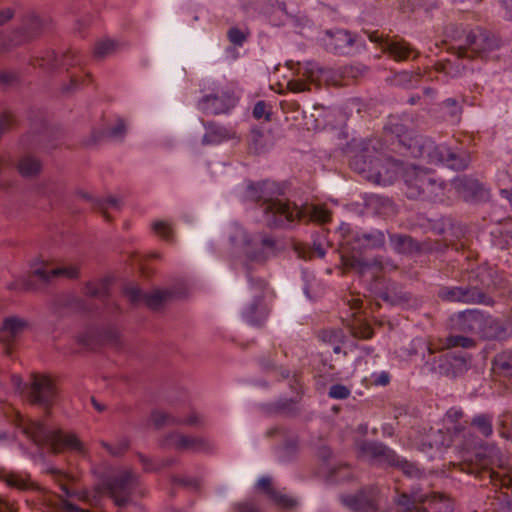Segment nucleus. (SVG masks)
Segmentation results:
<instances>
[{
	"label": "nucleus",
	"mask_w": 512,
	"mask_h": 512,
	"mask_svg": "<svg viewBox=\"0 0 512 512\" xmlns=\"http://www.w3.org/2000/svg\"><path fill=\"white\" fill-rule=\"evenodd\" d=\"M273 184L264 181L257 184H249L247 198L253 201H263L262 210L264 220L270 227H287L295 220L309 217L311 220L326 223L330 221V212L322 206L305 205L298 207L289 201L273 199Z\"/></svg>",
	"instance_id": "nucleus-1"
},
{
	"label": "nucleus",
	"mask_w": 512,
	"mask_h": 512,
	"mask_svg": "<svg viewBox=\"0 0 512 512\" xmlns=\"http://www.w3.org/2000/svg\"><path fill=\"white\" fill-rule=\"evenodd\" d=\"M453 467L501 490L507 501L505 512H512V462L499 448H486L475 459L453 463Z\"/></svg>",
	"instance_id": "nucleus-2"
},
{
	"label": "nucleus",
	"mask_w": 512,
	"mask_h": 512,
	"mask_svg": "<svg viewBox=\"0 0 512 512\" xmlns=\"http://www.w3.org/2000/svg\"><path fill=\"white\" fill-rule=\"evenodd\" d=\"M403 126L396 123L385 126V137L392 141V145L405 148L410 155L416 158L426 159L431 164H441L453 170L467 168L470 158L465 152H456L444 144H436L433 140L415 136L409 138L402 135Z\"/></svg>",
	"instance_id": "nucleus-3"
},
{
	"label": "nucleus",
	"mask_w": 512,
	"mask_h": 512,
	"mask_svg": "<svg viewBox=\"0 0 512 512\" xmlns=\"http://www.w3.org/2000/svg\"><path fill=\"white\" fill-rule=\"evenodd\" d=\"M351 167L359 173L367 174L368 180L377 184L389 185L402 177L405 164L394 160L384 152L380 139H370L361 153L355 155Z\"/></svg>",
	"instance_id": "nucleus-4"
},
{
	"label": "nucleus",
	"mask_w": 512,
	"mask_h": 512,
	"mask_svg": "<svg viewBox=\"0 0 512 512\" xmlns=\"http://www.w3.org/2000/svg\"><path fill=\"white\" fill-rule=\"evenodd\" d=\"M446 37L455 42L451 49L459 58L486 59L500 46L497 37L480 27L467 30L462 26L450 25L446 29Z\"/></svg>",
	"instance_id": "nucleus-5"
},
{
	"label": "nucleus",
	"mask_w": 512,
	"mask_h": 512,
	"mask_svg": "<svg viewBox=\"0 0 512 512\" xmlns=\"http://www.w3.org/2000/svg\"><path fill=\"white\" fill-rule=\"evenodd\" d=\"M229 240L233 246L243 250L246 276L248 282L254 285L258 277L252 275V265H262L275 255V241L263 234L251 236L237 224L230 227Z\"/></svg>",
	"instance_id": "nucleus-6"
},
{
	"label": "nucleus",
	"mask_w": 512,
	"mask_h": 512,
	"mask_svg": "<svg viewBox=\"0 0 512 512\" xmlns=\"http://www.w3.org/2000/svg\"><path fill=\"white\" fill-rule=\"evenodd\" d=\"M18 425L23 432L39 446L48 445L55 454L64 449L84 453V445L73 433L51 430L38 421L26 420L19 416Z\"/></svg>",
	"instance_id": "nucleus-7"
},
{
	"label": "nucleus",
	"mask_w": 512,
	"mask_h": 512,
	"mask_svg": "<svg viewBox=\"0 0 512 512\" xmlns=\"http://www.w3.org/2000/svg\"><path fill=\"white\" fill-rule=\"evenodd\" d=\"M351 72V67L333 69L321 67L315 62H306L299 64L297 77L287 82V88L294 93H300L310 91L311 84L343 85V78Z\"/></svg>",
	"instance_id": "nucleus-8"
},
{
	"label": "nucleus",
	"mask_w": 512,
	"mask_h": 512,
	"mask_svg": "<svg viewBox=\"0 0 512 512\" xmlns=\"http://www.w3.org/2000/svg\"><path fill=\"white\" fill-rule=\"evenodd\" d=\"M103 486L118 507L127 505L134 493L144 495L139 475L128 468H120L107 476Z\"/></svg>",
	"instance_id": "nucleus-9"
},
{
	"label": "nucleus",
	"mask_w": 512,
	"mask_h": 512,
	"mask_svg": "<svg viewBox=\"0 0 512 512\" xmlns=\"http://www.w3.org/2000/svg\"><path fill=\"white\" fill-rule=\"evenodd\" d=\"M360 452L363 457L378 465L397 467L409 477L420 478L422 476V471L415 463L399 457L394 450L383 443L364 442L360 446Z\"/></svg>",
	"instance_id": "nucleus-10"
},
{
	"label": "nucleus",
	"mask_w": 512,
	"mask_h": 512,
	"mask_svg": "<svg viewBox=\"0 0 512 512\" xmlns=\"http://www.w3.org/2000/svg\"><path fill=\"white\" fill-rule=\"evenodd\" d=\"M252 292V301L243 309V318L251 325L260 326L270 314L269 301L273 298V292L269 289L268 283L262 279L254 280V285L249 283Z\"/></svg>",
	"instance_id": "nucleus-11"
},
{
	"label": "nucleus",
	"mask_w": 512,
	"mask_h": 512,
	"mask_svg": "<svg viewBox=\"0 0 512 512\" xmlns=\"http://www.w3.org/2000/svg\"><path fill=\"white\" fill-rule=\"evenodd\" d=\"M83 63V55L75 48H68L61 54H57L54 50H46L31 59V65L38 66L46 72H54L60 68L69 72L70 68L82 67Z\"/></svg>",
	"instance_id": "nucleus-12"
},
{
	"label": "nucleus",
	"mask_w": 512,
	"mask_h": 512,
	"mask_svg": "<svg viewBox=\"0 0 512 512\" xmlns=\"http://www.w3.org/2000/svg\"><path fill=\"white\" fill-rule=\"evenodd\" d=\"M236 104V97L226 87L215 85L211 91L198 101V108L206 114L227 113Z\"/></svg>",
	"instance_id": "nucleus-13"
},
{
	"label": "nucleus",
	"mask_w": 512,
	"mask_h": 512,
	"mask_svg": "<svg viewBox=\"0 0 512 512\" xmlns=\"http://www.w3.org/2000/svg\"><path fill=\"white\" fill-rule=\"evenodd\" d=\"M453 436L449 428L434 429L430 428L425 433H419L413 440V445L421 452L433 457L435 452H440L442 448L451 445Z\"/></svg>",
	"instance_id": "nucleus-14"
},
{
	"label": "nucleus",
	"mask_w": 512,
	"mask_h": 512,
	"mask_svg": "<svg viewBox=\"0 0 512 512\" xmlns=\"http://www.w3.org/2000/svg\"><path fill=\"white\" fill-rule=\"evenodd\" d=\"M57 397L54 381L47 375L33 374L30 383L29 398L32 403L50 407Z\"/></svg>",
	"instance_id": "nucleus-15"
},
{
	"label": "nucleus",
	"mask_w": 512,
	"mask_h": 512,
	"mask_svg": "<svg viewBox=\"0 0 512 512\" xmlns=\"http://www.w3.org/2000/svg\"><path fill=\"white\" fill-rule=\"evenodd\" d=\"M123 292L132 304L145 303L151 309H159L173 297L170 290L156 289L149 294L143 293L136 284L126 285Z\"/></svg>",
	"instance_id": "nucleus-16"
},
{
	"label": "nucleus",
	"mask_w": 512,
	"mask_h": 512,
	"mask_svg": "<svg viewBox=\"0 0 512 512\" xmlns=\"http://www.w3.org/2000/svg\"><path fill=\"white\" fill-rule=\"evenodd\" d=\"M325 48L339 55H349L357 48V38L346 30H327L322 38Z\"/></svg>",
	"instance_id": "nucleus-17"
},
{
	"label": "nucleus",
	"mask_w": 512,
	"mask_h": 512,
	"mask_svg": "<svg viewBox=\"0 0 512 512\" xmlns=\"http://www.w3.org/2000/svg\"><path fill=\"white\" fill-rule=\"evenodd\" d=\"M341 263L346 271H354L360 276L370 275L371 278H376L385 269V264L379 257L366 260L354 254L343 253Z\"/></svg>",
	"instance_id": "nucleus-18"
},
{
	"label": "nucleus",
	"mask_w": 512,
	"mask_h": 512,
	"mask_svg": "<svg viewBox=\"0 0 512 512\" xmlns=\"http://www.w3.org/2000/svg\"><path fill=\"white\" fill-rule=\"evenodd\" d=\"M438 296L445 301L491 304V299L476 287H442Z\"/></svg>",
	"instance_id": "nucleus-19"
},
{
	"label": "nucleus",
	"mask_w": 512,
	"mask_h": 512,
	"mask_svg": "<svg viewBox=\"0 0 512 512\" xmlns=\"http://www.w3.org/2000/svg\"><path fill=\"white\" fill-rule=\"evenodd\" d=\"M343 505L354 512H374L378 507V490L367 487L353 495L341 497Z\"/></svg>",
	"instance_id": "nucleus-20"
},
{
	"label": "nucleus",
	"mask_w": 512,
	"mask_h": 512,
	"mask_svg": "<svg viewBox=\"0 0 512 512\" xmlns=\"http://www.w3.org/2000/svg\"><path fill=\"white\" fill-rule=\"evenodd\" d=\"M161 445L164 448L178 451L201 452L208 449V443L205 439L177 432L166 435Z\"/></svg>",
	"instance_id": "nucleus-21"
},
{
	"label": "nucleus",
	"mask_w": 512,
	"mask_h": 512,
	"mask_svg": "<svg viewBox=\"0 0 512 512\" xmlns=\"http://www.w3.org/2000/svg\"><path fill=\"white\" fill-rule=\"evenodd\" d=\"M433 175L430 171L413 164H406L402 178L408 187L409 197H420L422 189L426 186V181L430 180Z\"/></svg>",
	"instance_id": "nucleus-22"
},
{
	"label": "nucleus",
	"mask_w": 512,
	"mask_h": 512,
	"mask_svg": "<svg viewBox=\"0 0 512 512\" xmlns=\"http://www.w3.org/2000/svg\"><path fill=\"white\" fill-rule=\"evenodd\" d=\"M466 367V359L463 355H456L454 352H445L434 358L432 370L446 376H455L457 372Z\"/></svg>",
	"instance_id": "nucleus-23"
},
{
	"label": "nucleus",
	"mask_w": 512,
	"mask_h": 512,
	"mask_svg": "<svg viewBox=\"0 0 512 512\" xmlns=\"http://www.w3.org/2000/svg\"><path fill=\"white\" fill-rule=\"evenodd\" d=\"M448 192H454L463 198L465 201H472L483 196V186L477 180L467 176H460L455 178L449 184Z\"/></svg>",
	"instance_id": "nucleus-24"
},
{
	"label": "nucleus",
	"mask_w": 512,
	"mask_h": 512,
	"mask_svg": "<svg viewBox=\"0 0 512 512\" xmlns=\"http://www.w3.org/2000/svg\"><path fill=\"white\" fill-rule=\"evenodd\" d=\"M15 169L22 178L32 180L42 173L43 162L37 155L25 152L15 161Z\"/></svg>",
	"instance_id": "nucleus-25"
},
{
	"label": "nucleus",
	"mask_w": 512,
	"mask_h": 512,
	"mask_svg": "<svg viewBox=\"0 0 512 512\" xmlns=\"http://www.w3.org/2000/svg\"><path fill=\"white\" fill-rule=\"evenodd\" d=\"M257 488L264 492L271 501H273L277 506L281 508L288 509L297 505L295 499L289 497L281 491H277L273 487L272 479L270 477H261L257 482Z\"/></svg>",
	"instance_id": "nucleus-26"
},
{
	"label": "nucleus",
	"mask_w": 512,
	"mask_h": 512,
	"mask_svg": "<svg viewBox=\"0 0 512 512\" xmlns=\"http://www.w3.org/2000/svg\"><path fill=\"white\" fill-rule=\"evenodd\" d=\"M79 269L76 265L69 264L63 265L56 268H49L48 266H43L37 268L33 271L32 276L43 281L48 282L52 278L61 277V278H76L78 276Z\"/></svg>",
	"instance_id": "nucleus-27"
},
{
	"label": "nucleus",
	"mask_w": 512,
	"mask_h": 512,
	"mask_svg": "<svg viewBox=\"0 0 512 512\" xmlns=\"http://www.w3.org/2000/svg\"><path fill=\"white\" fill-rule=\"evenodd\" d=\"M352 250H366L381 248L385 244V235L381 231H372L370 233H355L351 237Z\"/></svg>",
	"instance_id": "nucleus-28"
},
{
	"label": "nucleus",
	"mask_w": 512,
	"mask_h": 512,
	"mask_svg": "<svg viewBox=\"0 0 512 512\" xmlns=\"http://www.w3.org/2000/svg\"><path fill=\"white\" fill-rule=\"evenodd\" d=\"M383 52L388 53L396 61L408 60L411 54H414L413 58H416L419 54L408 42L401 38H389L385 42Z\"/></svg>",
	"instance_id": "nucleus-29"
},
{
	"label": "nucleus",
	"mask_w": 512,
	"mask_h": 512,
	"mask_svg": "<svg viewBox=\"0 0 512 512\" xmlns=\"http://www.w3.org/2000/svg\"><path fill=\"white\" fill-rule=\"evenodd\" d=\"M126 123L122 119H117L115 123L110 125L105 131H93L91 137L85 142V145H93L104 138L112 141H122L126 136Z\"/></svg>",
	"instance_id": "nucleus-30"
},
{
	"label": "nucleus",
	"mask_w": 512,
	"mask_h": 512,
	"mask_svg": "<svg viewBox=\"0 0 512 512\" xmlns=\"http://www.w3.org/2000/svg\"><path fill=\"white\" fill-rule=\"evenodd\" d=\"M484 321V314L479 310H467L457 317L456 325L459 330L479 334Z\"/></svg>",
	"instance_id": "nucleus-31"
},
{
	"label": "nucleus",
	"mask_w": 512,
	"mask_h": 512,
	"mask_svg": "<svg viewBox=\"0 0 512 512\" xmlns=\"http://www.w3.org/2000/svg\"><path fill=\"white\" fill-rule=\"evenodd\" d=\"M274 145V137L270 131L259 128L252 129L249 136V150L255 154L268 151Z\"/></svg>",
	"instance_id": "nucleus-32"
},
{
	"label": "nucleus",
	"mask_w": 512,
	"mask_h": 512,
	"mask_svg": "<svg viewBox=\"0 0 512 512\" xmlns=\"http://www.w3.org/2000/svg\"><path fill=\"white\" fill-rule=\"evenodd\" d=\"M206 133L202 138V144L212 145L219 144L224 140H228L234 137L235 132L232 129L220 126L214 122H208L204 124Z\"/></svg>",
	"instance_id": "nucleus-33"
},
{
	"label": "nucleus",
	"mask_w": 512,
	"mask_h": 512,
	"mask_svg": "<svg viewBox=\"0 0 512 512\" xmlns=\"http://www.w3.org/2000/svg\"><path fill=\"white\" fill-rule=\"evenodd\" d=\"M446 191L447 185L438 181L433 175L430 180L426 181V186L422 189L420 197L431 201H444Z\"/></svg>",
	"instance_id": "nucleus-34"
},
{
	"label": "nucleus",
	"mask_w": 512,
	"mask_h": 512,
	"mask_svg": "<svg viewBox=\"0 0 512 512\" xmlns=\"http://www.w3.org/2000/svg\"><path fill=\"white\" fill-rule=\"evenodd\" d=\"M82 197L86 199L87 201H90L92 204V207L103 214L105 219L107 221L111 220V217L109 215V210H118L119 209V201L118 199L109 196L106 198H93L90 195L83 193Z\"/></svg>",
	"instance_id": "nucleus-35"
},
{
	"label": "nucleus",
	"mask_w": 512,
	"mask_h": 512,
	"mask_svg": "<svg viewBox=\"0 0 512 512\" xmlns=\"http://www.w3.org/2000/svg\"><path fill=\"white\" fill-rule=\"evenodd\" d=\"M346 333L342 329H326L320 332L319 339L332 346L334 353L341 352V345L344 343Z\"/></svg>",
	"instance_id": "nucleus-36"
},
{
	"label": "nucleus",
	"mask_w": 512,
	"mask_h": 512,
	"mask_svg": "<svg viewBox=\"0 0 512 512\" xmlns=\"http://www.w3.org/2000/svg\"><path fill=\"white\" fill-rule=\"evenodd\" d=\"M28 326L26 320L17 316L7 317L3 321L2 332L8 338H14L22 333Z\"/></svg>",
	"instance_id": "nucleus-37"
},
{
	"label": "nucleus",
	"mask_w": 512,
	"mask_h": 512,
	"mask_svg": "<svg viewBox=\"0 0 512 512\" xmlns=\"http://www.w3.org/2000/svg\"><path fill=\"white\" fill-rule=\"evenodd\" d=\"M480 336L492 339L498 338L504 333L503 325L495 318L484 314Z\"/></svg>",
	"instance_id": "nucleus-38"
},
{
	"label": "nucleus",
	"mask_w": 512,
	"mask_h": 512,
	"mask_svg": "<svg viewBox=\"0 0 512 512\" xmlns=\"http://www.w3.org/2000/svg\"><path fill=\"white\" fill-rule=\"evenodd\" d=\"M3 479L8 486L19 490H34L37 488V485L23 474L11 472L4 475Z\"/></svg>",
	"instance_id": "nucleus-39"
},
{
	"label": "nucleus",
	"mask_w": 512,
	"mask_h": 512,
	"mask_svg": "<svg viewBox=\"0 0 512 512\" xmlns=\"http://www.w3.org/2000/svg\"><path fill=\"white\" fill-rule=\"evenodd\" d=\"M463 58H459L455 61L446 60L444 62H440L436 64V71L443 73L446 76L455 78L461 76L466 70V66L460 62Z\"/></svg>",
	"instance_id": "nucleus-40"
},
{
	"label": "nucleus",
	"mask_w": 512,
	"mask_h": 512,
	"mask_svg": "<svg viewBox=\"0 0 512 512\" xmlns=\"http://www.w3.org/2000/svg\"><path fill=\"white\" fill-rule=\"evenodd\" d=\"M493 368L505 376H512V351H504L493 360Z\"/></svg>",
	"instance_id": "nucleus-41"
},
{
	"label": "nucleus",
	"mask_w": 512,
	"mask_h": 512,
	"mask_svg": "<svg viewBox=\"0 0 512 512\" xmlns=\"http://www.w3.org/2000/svg\"><path fill=\"white\" fill-rule=\"evenodd\" d=\"M120 43L113 39H103L98 41L94 47V56L103 59L112 55L118 48Z\"/></svg>",
	"instance_id": "nucleus-42"
},
{
	"label": "nucleus",
	"mask_w": 512,
	"mask_h": 512,
	"mask_svg": "<svg viewBox=\"0 0 512 512\" xmlns=\"http://www.w3.org/2000/svg\"><path fill=\"white\" fill-rule=\"evenodd\" d=\"M379 297L389 305H399L407 302L409 299L405 293L396 291V286L394 284L390 285L386 291L381 292Z\"/></svg>",
	"instance_id": "nucleus-43"
},
{
	"label": "nucleus",
	"mask_w": 512,
	"mask_h": 512,
	"mask_svg": "<svg viewBox=\"0 0 512 512\" xmlns=\"http://www.w3.org/2000/svg\"><path fill=\"white\" fill-rule=\"evenodd\" d=\"M109 281L102 279L97 282H88L85 286V293L90 297L104 298L108 295Z\"/></svg>",
	"instance_id": "nucleus-44"
},
{
	"label": "nucleus",
	"mask_w": 512,
	"mask_h": 512,
	"mask_svg": "<svg viewBox=\"0 0 512 512\" xmlns=\"http://www.w3.org/2000/svg\"><path fill=\"white\" fill-rule=\"evenodd\" d=\"M472 425L484 436L489 437L493 432L492 416L480 414L473 418Z\"/></svg>",
	"instance_id": "nucleus-45"
},
{
	"label": "nucleus",
	"mask_w": 512,
	"mask_h": 512,
	"mask_svg": "<svg viewBox=\"0 0 512 512\" xmlns=\"http://www.w3.org/2000/svg\"><path fill=\"white\" fill-rule=\"evenodd\" d=\"M100 444L110 455L121 456L129 449L130 441L128 438L122 437L115 444L106 441H101Z\"/></svg>",
	"instance_id": "nucleus-46"
},
{
	"label": "nucleus",
	"mask_w": 512,
	"mask_h": 512,
	"mask_svg": "<svg viewBox=\"0 0 512 512\" xmlns=\"http://www.w3.org/2000/svg\"><path fill=\"white\" fill-rule=\"evenodd\" d=\"M390 242L394 250L399 253L410 252L413 248V240L407 235H391Z\"/></svg>",
	"instance_id": "nucleus-47"
},
{
	"label": "nucleus",
	"mask_w": 512,
	"mask_h": 512,
	"mask_svg": "<svg viewBox=\"0 0 512 512\" xmlns=\"http://www.w3.org/2000/svg\"><path fill=\"white\" fill-rule=\"evenodd\" d=\"M138 457H139L140 463L143 466V469L146 472H152V471L160 470V469H162L164 467L173 465L174 462H175L174 459L167 458V459H162V460L154 463L151 459H149L148 457H146V456H144L142 454H139Z\"/></svg>",
	"instance_id": "nucleus-48"
},
{
	"label": "nucleus",
	"mask_w": 512,
	"mask_h": 512,
	"mask_svg": "<svg viewBox=\"0 0 512 512\" xmlns=\"http://www.w3.org/2000/svg\"><path fill=\"white\" fill-rule=\"evenodd\" d=\"M475 346V341L466 336L462 335H450L445 340V348H454V347H462V348H472Z\"/></svg>",
	"instance_id": "nucleus-49"
},
{
	"label": "nucleus",
	"mask_w": 512,
	"mask_h": 512,
	"mask_svg": "<svg viewBox=\"0 0 512 512\" xmlns=\"http://www.w3.org/2000/svg\"><path fill=\"white\" fill-rule=\"evenodd\" d=\"M47 473L50 474L53 477V479L59 483L61 490L67 497H69L71 495V491L68 486L70 477L62 470H59L54 467L47 469Z\"/></svg>",
	"instance_id": "nucleus-50"
},
{
	"label": "nucleus",
	"mask_w": 512,
	"mask_h": 512,
	"mask_svg": "<svg viewBox=\"0 0 512 512\" xmlns=\"http://www.w3.org/2000/svg\"><path fill=\"white\" fill-rule=\"evenodd\" d=\"M151 420L156 428H161L163 426L174 425L178 423L177 418L164 411L159 410H155L152 412Z\"/></svg>",
	"instance_id": "nucleus-51"
},
{
	"label": "nucleus",
	"mask_w": 512,
	"mask_h": 512,
	"mask_svg": "<svg viewBox=\"0 0 512 512\" xmlns=\"http://www.w3.org/2000/svg\"><path fill=\"white\" fill-rule=\"evenodd\" d=\"M152 229L154 232L166 241H172L174 236V231L169 222L166 221H155L152 224Z\"/></svg>",
	"instance_id": "nucleus-52"
},
{
	"label": "nucleus",
	"mask_w": 512,
	"mask_h": 512,
	"mask_svg": "<svg viewBox=\"0 0 512 512\" xmlns=\"http://www.w3.org/2000/svg\"><path fill=\"white\" fill-rule=\"evenodd\" d=\"M396 512H428L426 508L416 505L410 502V499L407 495L403 494L400 496Z\"/></svg>",
	"instance_id": "nucleus-53"
},
{
	"label": "nucleus",
	"mask_w": 512,
	"mask_h": 512,
	"mask_svg": "<svg viewBox=\"0 0 512 512\" xmlns=\"http://www.w3.org/2000/svg\"><path fill=\"white\" fill-rule=\"evenodd\" d=\"M350 332L354 337L369 339L373 335L372 328L364 322L358 321L350 327Z\"/></svg>",
	"instance_id": "nucleus-54"
},
{
	"label": "nucleus",
	"mask_w": 512,
	"mask_h": 512,
	"mask_svg": "<svg viewBox=\"0 0 512 512\" xmlns=\"http://www.w3.org/2000/svg\"><path fill=\"white\" fill-rule=\"evenodd\" d=\"M443 110L446 111V113L453 119H458L459 115L461 114V106L458 104V102L453 98H448L442 103Z\"/></svg>",
	"instance_id": "nucleus-55"
},
{
	"label": "nucleus",
	"mask_w": 512,
	"mask_h": 512,
	"mask_svg": "<svg viewBox=\"0 0 512 512\" xmlns=\"http://www.w3.org/2000/svg\"><path fill=\"white\" fill-rule=\"evenodd\" d=\"M69 78V83L63 85L62 89L64 93H73L82 85L84 81L82 72L70 74Z\"/></svg>",
	"instance_id": "nucleus-56"
},
{
	"label": "nucleus",
	"mask_w": 512,
	"mask_h": 512,
	"mask_svg": "<svg viewBox=\"0 0 512 512\" xmlns=\"http://www.w3.org/2000/svg\"><path fill=\"white\" fill-rule=\"evenodd\" d=\"M7 164L8 160L6 159V157L0 154V190L2 191H9L15 186L14 180L4 177L2 175V171Z\"/></svg>",
	"instance_id": "nucleus-57"
},
{
	"label": "nucleus",
	"mask_w": 512,
	"mask_h": 512,
	"mask_svg": "<svg viewBox=\"0 0 512 512\" xmlns=\"http://www.w3.org/2000/svg\"><path fill=\"white\" fill-rule=\"evenodd\" d=\"M463 415H464V413L461 409L453 407V408H450L446 412L444 421L446 423H451V424L456 425L459 422V420L463 417ZM454 430H455V432L460 431L458 426H454Z\"/></svg>",
	"instance_id": "nucleus-58"
},
{
	"label": "nucleus",
	"mask_w": 512,
	"mask_h": 512,
	"mask_svg": "<svg viewBox=\"0 0 512 512\" xmlns=\"http://www.w3.org/2000/svg\"><path fill=\"white\" fill-rule=\"evenodd\" d=\"M328 394L334 399H346L350 395V390L345 385L335 384L330 387Z\"/></svg>",
	"instance_id": "nucleus-59"
},
{
	"label": "nucleus",
	"mask_w": 512,
	"mask_h": 512,
	"mask_svg": "<svg viewBox=\"0 0 512 512\" xmlns=\"http://www.w3.org/2000/svg\"><path fill=\"white\" fill-rule=\"evenodd\" d=\"M18 81V74L13 70H0V85L12 86Z\"/></svg>",
	"instance_id": "nucleus-60"
},
{
	"label": "nucleus",
	"mask_w": 512,
	"mask_h": 512,
	"mask_svg": "<svg viewBox=\"0 0 512 512\" xmlns=\"http://www.w3.org/2000/svg\"><path fill=\"white\" fill-rule=\"evenodd\" d=\"M246 34L238 28H231L228 31V39L231 43L237 46H242L246 41Z\"/></svg>",
	"instance_id": "nucleus-61"
},
{
	"label": "nucleus",
	"mask_w": 512,
	"mask_h": 512,
	"mask_svg": "<svg viewBox=\"0 0 512 512\" xmlns=\"http://www.w3.org/2000/svg\"><path fill=\"white\" fill-rule=\"evenodd\" d=\"M270 111L267 110V104L264 101H258L253 109V116L256 119L264 118L265 120H270Z\"/></svg>",
	"instance_id": "nucleus-62"
},
{
	"label": "nucleus",
	"mask_w": 512,
	"mask_h": 512,
	"mask_svg": "<svg viewBox=\"0 0 512 512\" xmlns=\"http://www.w3.org/2000/svg\"><path fill=\"white\" fill-rule=\"evenodd\" d=\"M419 76L420 75L418 73L413 74L407 71H403L395 76V82L399 85H405L410 82L412 78H416V80H418Z\"/></svg>",
	"instance_id": "nucleus-63"
},
{
	"label": "nucleus",
	"mask_w": 512,
	"mask_h": 512,
	"mask_svg": "<svg viewBox=\"0 0 512 512\" xmlns=\"http://www.w3.org/2000/svg\"><path fill=\"white\" fill-rule=\"evenodd\" d=\"M177 421H178L177 424H183V425H187V426H198V425L202 424V418L196 412L191 413L190 416H188L186 419H183V420L177 418Z\"/></svg>",
	"instance_id": "nucleus-64"
}]
</instances>
